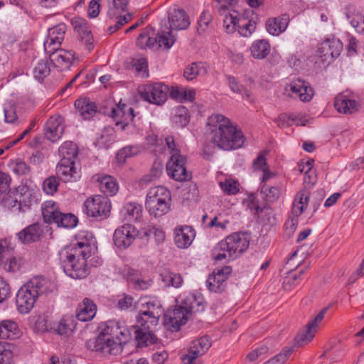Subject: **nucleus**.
<instances>
[{
  "label": "nucleus",
  "instance_id": "1",
  "mask_svg": "<svg viewBox=\"0 0 364 364\" xmlns=\"http://www.w3.org/2000/svg\"><path fill=\"white\" fill-rule=\"evenodd\" d=\"M101 333L93 341H90L88 348L105 355H117L122 353V346L131 338V333L124 321L109 320L100 326Z\"/></svg>",
  "mask_w": 364,
  "mask_h": 364
},
{
  "label": "nucleus",
  "instance_id": "2",
  "mask_svg": "<svg viewBox=\"0 0 364 364\" xmlns=\"http://www.w3.org/2000/svg\"><path fill=\"white\" fill-rule=\"evenodd\" d=\"M206 133L211 143L223 150L239 149L244 144L242 132L228 118L220 114H212L208 118Z\"/></svg>",
  "mask_w": 364,
  "mask_h": 364
},
{
  "label": "nucleus",
  "instance_id": "3",
  "mask_svg": "<svg viewBox=\"0 0 364 364\" xmlns=\"http://www.w3.org/2000/svg\"><path fill=\"white\" fill-rule=\"evenodd\" d=\"M91 255L87 243L77 242L65 247L59 252V259L64 272L75 279L85 278L89 274L87 259Z\"/></svg>",
  "mask_w": 364,
  "mask_h": 364
},
{
  "label": "nucleus",
  "instance_id": "4",
  "mask_svg": "<svg viewBox=\"0 0 364 364\" xmlns=\"http://www.w3.org/2000/svg\"><path fill=\"white\" fill-rule=\"evenodd\" d=\"M51 282L42 277H35L20 288L16 296L17 309L28 314L33 308L37 298L52 291Z\"/></svg>",
  "mask_w": 364,
  "mask_h": 364
},
{
  "label": "nucleus",
  "instance_id": "5",
  "mask_svg": "<svg viewBox=\"0 0 364 364\" xmlns=\"http://www.w3.org/2000/svg\"><path fill=\"white\" fill-rule=\"evenodd\" d=\"M249 244L250 235L247 232H235L218 243L213 250V256L216 261L229 262L246 251Z\"/></svg>",
  "mask_w": 364,
  "mask_h": 364
},
{
  "label": "nucleus",
  "instance_id": "6",
  "mask_svg": "<svg viewBox=\"0 0 364 364\" xmlns=\"http://www.w3.org/2000/svg\"><path fill=\"white\" fill-rule=\"evenodd\" d=\"M38 191L28 186H19L15 191H9L3 197L1 204L14 213H24L38 203Z\"/></svg>",
  "mask_w": 364,
  "mask_h": 364
},
{
  "label": "nucleus",
  "instance_id": "7",
  "mask_svg": "<svg viewBox=\"0 0 364 364\" xmlns=\"http://www.w3.org/2000/svg\"><path fill=\"white\" fill-rule=\"evenodd\" d=\"M203 309L201 302L197 301L196 296L189 295L182 302V305L169 309L164 314V325L169 330L176 331L186 323L193 311H199Z\"/></svg>",
  "mask_w": 364,
  "mask_h": 364
},
{
  "label": "nucleus",
  "instance_id": "8",
  "mask_svg": "<svg viewBox=\"0 0 364 364\" xmlns=\"http://www.w3.org/2000/svg\"><path fill=\"white\" fill-rule=\"evenodd\" d=\"M165 143L171 154L170 159L166 164L168 175L177 181L188 180L191 175L186 170V158L180 154V150L178 149L173 137L172 136H167L165 139Z\"/></svg>",
  "mask_w": 364,
  "mask_h": 364
},
{
  "label": "nucleus",
  "instance_id": "9",
  "mask_svg": "<svg viewBox=\"0 0 364 364\" xmlns=\"http://www.w3.org/2000/svg\"><path fill=\"white\" fill-rule=\"evenodd\" d=\"M171 193L164 186L149 189L146 198V208L155 218L166 215L171 207Z\"/></svg>",
  "mask_w": 364,
  "mask_h": 364
},
{
  "label": "nucleus",
  "instance_id": "10",
  "mask_svg": "<svg viewBox=\"0 0 364 364\" xmlns=\"http://www.w3.org/2000/svg\"><path fill=\"white\" fill-rule=\"evenodd\" d=\"M142 309L137 317V323L140 326L149 325V327H156L163 314L161 305L156 299H150L141 303Z\"/></svg>",
  "mask_w": 364,
  "mask_h": 364
},
{
  "label": "nucleus",
  "instance_id": "11",
  "mask_svg": "<svg viewBox=\"0 0 364 364\" xmlns=\"http://www.w3.org/2000/svg\"><path fill=\"white\" fill-rule=\"evenodd\" d=\"M83 206V211L87 216L101 218H107L111 208L109 199L99 195L88 198Z\"/></svg>",
  "mask_w": 364,
  "mask_h": 364
},
{
  "label": "nucleus",
  "instance_id": "12",
  "mask_svg": "<svg viewBox=\"0 0 364 364\" xmlns=\"http://www.w3.org/2000/svg\"><path fill=\"white\" fill-rule=\"evenodd\" d=\"M168 92V86L163 83L144 85L139 90L144 100L156 105H162L166 101Z\"/></svg>",
  "mask_w": 364,
  "mask_h": 364
},
{
  "label": "nucleus",
  "instance_id": "13",
  "mask_svg": "<svg viewBox=\"0 0 364 364\" xmlns=\"http://www.w3.org/2000/svg\"><path fill=\"white\" fill-rule=\"evenodd\" d=\"M285 93L290 97L298 98L301 102H309L314 92L309 82L301 80H293L285 86Z\"/></svg>",
  "mask_w": 364,
  "mask_h": 364
},
{
  "label": "nucleus",
  "instance_id": "14",
  "mask_svg": "<svg viewBox=\"0 0 364 364\" xmlns=\"http://www.w3.org/2000/svg\"><path fill=\"white\" fill-rule=\"evenodd\" d=\"M342 50V42L338 38L333 37L326 38L318 44L317 55L323 61L330 63L340 55Z\"/></svg>",
  "mask_w": 364,
  "mask_h": 364
},
{
  "label": "nucleus",
  "instance_id": "15",
  "mask_svg": "<svg viewBox=\"0 0 364 364\" xmlns=\"http://www.w3.org/2000/svg\"><path fill=\"white\" fill-rule=\"evenodd\" d=\"M327 310V308L321 309L313 319L308 322L305 328L297 334L295 341L299 346L309 343L314 338L324 318Z\"/></svg>",
  "mask_w": 364,
  "mask_h": 364
},
{
  "label": "nucleus",
  "instance_id": "16",
  "mask_svg": "<svg viewBox=\"0 0 364 364\" xmlns=\"http://www.w3.org/2000/svg\"><path fill=\"white\" fill-rule=\"evenodd\" d=\"M211 346V342L208 336H202L193 340L190 346L188 353L181 358L182 364H196L198 357L203 355Z\"/></svg>",
  "mask_w": 364,
  "mask_h": 364
},
{
  "label": "nucleus",
  "instance_id": "17",
  "mask_svg": "<svg viewBox=\"0 0 364 364\" xmlns=\"http://www.w3.org/2000/svg\"><path fill=\"white\" fill-rule=\"evenodd\" d=\"M138 235L136 228L130 224H124L117 228L114 232L113 241L120 249L129 247Z\"/></svg>",
  "mask_w": 364,
  "mask_h": 364
},
{
  "label": "nucleus",
  "instance_id": "18",
  "mask_svg": "<svg viewBox=\"0 0 364 364\" xmlns=\"http://www.w3.org/2000/svg\"><path fill=\"white\" fill-rule=\"evenodd\" d=\"M232 272L230 266L216 268L206 280V286L209 291L219 293L224 291L226 287V279Z\"/></svg>",
  "mask_w": 364,
  "mask_h": 364
},
{
  "label": "nucleus",
  "instance_id": "19",
  "mask_svg": "<svg viewBox=\"0 0 364 364\" xmlns=\"http://www.w3.org/2000/svg\"><path fill=\"white\" fill-rule=\"evenodd\" d=\"M67 27L65 24H56L48 30V38L44 43L46 51L59 48L65 37Z\"/></svg>",
  "mask_w": 364,
  "mask_h": 364
},
{
  "label": "nucleus",
  "instance_id": "20",
  "mask_svg": "<svg viewBox=\"0 0 364 364\" xmlns=\"http://www.w3.org/2000/svg\"><path fill=\"white\" fill-rule=\"evenodd\" d=\"M49 54L50 60L60 70L70 68L75 60L74 53L70 50L57 48L52 51H46Z\"/></svg>",
  "mask_w": 364,
  "mask_h": 364
},
{
  "label": "nucleus",
  "instance_id": "21",
  "mask_svg": "<svg viewBox=\"0 0 364 364\" xmlns=\"http://www.w3.org/2000/svg\"><path fill=\"white\" fill-rule=\"evenodd\" d=\"M112 117L116 119V126L121 130H125L129 122L134 117V109L121 101L112 109Z\"/></svg>",
  "mask_w": 364,
  "mask_h": 364
},
{
  "label": "nucleus",
  "instance_id": "22",
  "mask_svg": "<svg viewBox=\"0 0 364 364\" xmlns=\"http://www.w3.org/2000/svg\"><path fill=\"white\" fill-rule=\"evenodd\" d=\"M64 129L63 119L60 116L50 117L45 127V136L48 140L55 142L61 138Z\"/></svg>",
  "mask_w": 364,
  "mask_h": 364
},
{
  "label": "nucleus",
  "instance_id": "23",
  "mask_svg": "<svg viewBox=\"0 0 364 364\" xmlns=\"http://www.w3.org/2000/svg\"><path fill=\"white\" fill-rule=\"evenodd\" d=\"M75 31L79 46L86 53H90L95 47V40L90 27L87 24H76Z\"/></svg>",
  "mask_w": 364,
  "mask_h": 364
},
{
  "label": "nucleus",
  "instance_id": "24",
  "mask_svg": "<svg viewBox=\"0 0 364 364\" xmlns=\"http://www.w3.org/2000/svg\"><path fill=\"white\" fill-rule=\"evenodd\" d=\"M154 41L156 42L155 50L170 49L173 46L176 41L175 36L172 33L171 27L168 26L167 24L161 26L157 33L156 37L154 38Z\"/></svg>",
  "mask_w": 364,
  "mask_h": 364
},
{
  "label": "nucleus",
  "instance_id": "25",
  "mask_svg": "<svg viewBox=\"0 0 364 364\" xmlns=\"http://www.w3.org/2000/svg\"><path fill=\"white\" fill-rule=\"evenodd\" d=\"M359 103L343 93L338 95L334 100L336 110L343 114H352L358 110Z\"/></svg>",
  "mask_w": 364,
  "mask_h": 364
},
{
  "label": "nucleus",
  "instance_id": "26",
  "mask_svg": "<svg viewBox=\"0 0 364 364\" xmlns=\"http://www.w3.org/2000/svg\"><path fill=\"white\" fill-rule=\"evenodd\" d=\"M174 234L176 245L179 248L183 249L188 247L191 245L196 236L195 230L191 226L177 228L175 229Z\"/></svg>",
  "mask_w": 364,
  "mask_h": 364
},
{
  "label": "nucleus",
  "instance_id": "27",
  "mask_svg": "<svg viewBox=\"0 0 364 364\" xmlns=\"http://www.w3.org/2000/svg\"><path fill=\"white\" fill-rule=\"evenodd\" d=\"M43 230L39 223L31 224L17 233L18 240L23 244L38 241L42 236Z\"/></svg>",
  "mask_w": 364,
  "mask_h": 364
},
{
  "label": "nucleus",
  "instance_id": "28",
  "mask_svg": "<svg viewBox=\"0 0 364 364\" xmlns=\"http://www.w3.org/2000/svg\"><path fill=\"white\" fill-rule=\"evenodd\" d=\"M56 172L65 182L77 181L80 177L79 171L75 166V161H59Z\"/></svg>",
  "mask_w": 364,
  "mask_h": 364
},
{
  "label": "nucleus",
  "instance_id": "29",
  "mask_svg": "<svg viewBox=\"0 0 364 364\" xmlns=\"http://www.w3.org/2000/svg\"><path fill=\"white\" fill-rule=\"evenodd\" d=\"M137 327L135 330V338L138 346H148L156 342V337L152 332L155 327H149V325L140 326L138 323Z\"/></svg>",
  "mask_w": 364,
  "mask_h": 364
},
{
  "label": "nucleus",
  "instance_id": "30",
  "mask_svg": "<svg viewBox=\"0 0 364 364\" xmlns=\"http://www.w3.org/2000/svg\"><path fill=\"white\" fill-rule=\"evenodd\" d=\"M142 206L135 202H129L124 205L120 210V215L124 221L136 222L142 216Z\"/></svg>",
  "mask_w": 364,
  "mask_h": 364
},
{
  "label": "nucleus",
  "instance_id": "31",
  "mask_svg": "<svg viewBox=\"0 0 364 364\" xmlns=\"http://www.w3.org/2000/svg\"><path fill=\"white\" fill-rule=\"evenodd\" d=\"M95 181L98 183L100 191L107 196H114L118 191V185L117 181L109 175H95L94 176Z\"/></svg>",
  "mask_w": 364,
  "mask_h": 364
},
{
  "label": "nucleus",
  "instance_id": "32",
  "mask_svg": "<svg viewBox=\"0 0 364 364\" xmlns=\"http://www.w3.org/2000/svg\"><path fill=\"white\" fill-rule=\"evenodd\" d=\"M75 106L83 119H90L97 112L96 105L89 98L85 97L77 100Z\"/></svg>",
  "mask_w": 364,
  "mask_h": 364
},
{
  "label": "nucleus",
  "instance_id": "33",
  "mask_svg": "<svg viewBox=\"0 0 364 364\" xmlns=\"http://www.w3.org/2000/svg\"><path fill=\"white\" fill-rule=\"evenodd\" d=\"M96 311L97 306L94 302L88 298H85L78 306L76 317L79 321H88L94 318Z\"/></svg>",
  "mask_w": 364,
  "mask_h": 364
},
{
  "label": "nucleus",
  "instance_id": "34",
  "mask_svg": "<svg viewBox=\"0 0 364 364\" xmlns=\"http://www.w3.org/2000/svg\"><path fill=\"white\" fill-rule=\"evenodd\" d=\"M126 277L129 284L136 290H146L152 284V280L142 279L140 273L133 269H127Z\"/></svg>",
  "mask_w": 364,
  "mask_h": 364
},
{
  "label": "nucleus",
  "instance_id": "35",
  "mask_svg": "<svg viewBox=\"0 0 364 364\" xmlns=\"http://www.w3.org/2000/svg\"><path fill=\"white\" fill-rule=\"evenodd\" d=\"M19 335L17 323L12 320H3L0 322V338L14 339Z\"/></svg>",
  "mask_w": 364,
  "mask_h": 364
},
{
  "label": "nucleus",
  "instance_id": "36",
  "mask_svg": "<svg viewBox=\"0 0 364 364\" xmlns=\"http://www.w3.org/2000/svg\"><path fill=\"white\" fill-rule=\"evenodd\" d=\"M310 193L309 191L302 189L295 196L291 213L295 216H299L306 208L309 199Z\"/></svg>",
  "mask_w": 364,
  "mask_h": 364
},
{
  "label": "nucleus",
  "instance_id": "37",
  "mask_svg": "<svg viewBox=\"0 0 364 364\" xmlns=\"http://www.w3.org/2000/svg\"><path fill=\"white\" fill-rule=\"evenodd\" d=\"M270 45L267 41L257 40L252 43L250 50L252 56L255 59H264L270 53Z\"/></svg>",
  "mask_w": 364,
  "mask_h": 364
},
{
  "label": "nucleus",
  "instance_id": "38",
  "mask_svg": "<svg viewBox=\"0 0 364 364\" xmlns=\"http://www.w3.org/2000/svg\"><path fill=\"white\" fill-rule=\"evenodd\" d=\"M78 154L76 144L73 141H65L59 148L60 161H75Z\"/></svg>",
  "mask_w": 364,
  "mask_h": 364
},
{
  "label": "nucleus",
  "instance_id": "39",
  "mask_svg": "<svg viewBox=\"0 0 364 364\" xmlns=\"http://www.w3.org/2000/svg\"><path fill=\"white\" fill-rule=\"evenodd\" d=\"M41 210L44 220L48 223H54L60 213L58 205L52 200L44 202L41 205Z\"/></svg>",
  "mask_w": 364,
  "mask_h": 364
},
{
  "label": "nucleus",
  "instance_id": "40",
  "mask_svg": "<svg viewBox=\"0 0 364 364\" xmlns=\"http://www.w3.org/2000/svg\"><path fill=\"white\" fill-rule=\"evenodd\" d=\"M151 33H153L152 28L151 26H148L139 34L136 40V45L139 48L155 50L156 42L154 38L151 36Z\"/></svg>",
  "mask_w": 364,
  "mask_h": 364
},
{
  "label": "nucleus",
  "instance_id": "41",
  "mask_svg": "<svg viewBox=\"0 0 364 364\" xmlns=\"http://www.w3.org/2000/svg\"><path fill=\"white\" fill-rule=\"evenodd\" d=\"M206 73L207 67L204 63H192L186 67L183 76L186 80H192L198 75H203Z\"/></svg>",
  "mask_w": 364,
  "mask_h": 364
},
{
  "label": "nucleus",
  "instance_id": "42",
  "mask_svg": "<svg viewBox=\"0 0 364 364\" xmlns=\"http://www.w3.org/2000/svg\"><path fill=\"white\" fill-rule=\"evenodd\" d=\"M189 119L188 110L186 107L180 105L174 109L172 119L177 127L181 128L186 127L189 122Z\"/></svg>",
  "mask_w": 364,
  "mask_h": 364
},
{
  "label": "nucleus",
  "instance_id": "43",
  "mask_svg": "<svg viewBox=\"0 0 364 364\" xmlns=\"http://www.w3.org/2000/svg\"><path fill=\"white\" fill-rule=\"evenodd\" d=\"M161 278L164 285L166 287H173L179 288L181 287L183 279L180 274L169 271H164L161 274Z\"/></svg>",
  "mask_w": 364,
  "mask_h": 364
},
{
  "label": "nucleus",
  "instance_id": "44",
  "mask_svg": "<svg viewBox=\"0 0 364 364\" xmlns=\"http://www.w3.org/2000/svg\"><path fill=\"white\" fill-rule=\"evenodd\" d=\"M75 328V319L72 316H65L60 321L55 331L61 336H68Z\"/></svg>",
  "mask_w": 364,
  "mask_h": 364
},
{
  "label": "nucleus",
  "instance_id": "45",
  "mask_svg": "<svg viewBox=\"0 0 364 364\" xmlns=\"http://www.w3.org/2000/svg\"><path fill=\"white\" fill-rule=\"evenodd\" d=\"M227 83L229 88L235 93L240 94L244 98L250 100L251 94L250 92L232 75H226L225 77Z\"/></svg>",
  "mask_w": 364,
  "mask_h": 364
},
{
  "label": "nucleus",
  "instance_id": "46",
  "mask_svg": "<svg viewBox=\"0 0 364 364\" xmlns=\"http://www.w3.org/2000/svg\"><path fill=\"white\" fill-rule=\"evenodd\" d=\"M50 73V63L48 59L38 60L33 68V77L38 81L43 80Z\"/></svg>",
  "mask_w": 364,
  "mask_h": 364
},
{
  "label": "nucleus",
  "instance_id": "47",
  "mask_svg": "<svg viewBox=\"0 0 364 364\" xmlns=\"http://www.w3.org/2000/svg\"><path fill=\"white\" fill-rule=\"evenodd\" d=\"M274 122L279 128H285L291 126L293 124L296 125H305V123L294 115H287L285 113L279 114L274 119Z\"/></svg>",
  "mask_w": 364,
  "mask_h": 364
},
{
  "label": "nucleus",
  "instance_id": "48",
  "mask_svg": "<svg viewBox=\"0 0 364 364\" xmlns=\"http://www.w3.org/2000/svg\"><path fill=\"white\" fill-rule=\"evenodd\" d=\"M141 151V147L139 145H130L121 149L117 154L118 164H123L127 158L137 155Z\"/></svg>",
  "mask_w": 364,
  "mask_h": 364
},
{
  "label": "nucleus",
  "instance_id": "49",
  "mask_svg": "<svg viewBox=\"0 0 364 364\" xmlns=\"http://www.w3.org/2000/svg\"><path fill=\"white\" fill-rule=\"evenodd\" d=\"M116 139L115 132L112 128H105L98 138L97 143L100 147L108 149Z\"/></svg>",
  "mask_w": 364,
  "mask_h": 364
},
{
  "label": "nucleus",
  "instance_id": "50",
  "mask_svg": "<svg viewBox=\"0 0 364 364\" xmlns=\"http://www.w3.org/2000/svg\"><path fill=\"white\" fill-rule=\"evenodd\" d=\"M4 122L8 124H18L16 105L14 102H6L4 105Z\"/></svg>",
  "mask_w": 364,
  "mask_h": 364
},
{
  "label": "nucleus",
  "instance_id": "51",
  "mask_svg": "<svg viewBox=\"0 0 364 364\" xmlns=\"http://www.w3.org/2000/svg\"><path fill=\"white\" fill-rule=\"evenodd\" d=\"M58 218L54 222L58 227L73 228L77 225V218L71 213L65 214L60 212Z\"/></svg>",
  "mask_w": 364,
  "mask_h": 364
},
{
  "label": "nucleus",
  "instance_id": "52",
  "mask_svg": "<svg viewBox=\"0 0 364 364\" xmlns=\"http://www.w3.org/2000/svg\"><path fill=\"white\" fill-rule=\"evenodd\" d=\"M222 191L228 195H235L240 191V184L237 181L232 178H226L219 183Z\"/></svg>",
  "mask_w": 364,
  "mask_h": 364
},
{
  "label": "nucleus",
  "instance_id": "53",
  "mask_svg": "<svg viewBox=\"0 0 364 364\" xmlns=\"http://www.w3.org/2000/svg\"><path fill=\"white\" fill-rule=\"evenodd\" d=\"M25 263L21 257H11L4 262V269L8 272H16L25 265Z\"/></svg>",
  "mask_w": 364,
  "mask_h": 364
},
{
  "label": "nucleus",
  "instance_id": "54",
  "mask_svg": "<svg viewBox=\"0 0 364 364\" xmlns=\"http://www.w3.org/2000/svg\"><path fill=\"white\" fill-rule=\"evenodd\" d=\"M58 186V178L54 176H51L43 181L42 188L47 195H53L57 191Z\"/></svg>",
  "mask_w": 364,
  "mask_h": 364
},
{
  "label": "nucleus",
  "instance_id": "55",
  "mask_svg": "<svg viewBox=\"0 0 364 364\" xmlns=\"http://www.w3.org/2000/svg\"><path fill=\"white\" fill-rule=\"evenodd\" d=\"M168 23H189V19L184 10L173 9L169 13Z\"/></svg>",
  "mask_w": 364,
  "mask_h": 364
},
{
  "label": "nucleus",
  "instance_id": "56",
  "mask_svg": "<svg viewBox=\"0 0 364 364\" xmlns=\"http://www.w3.org/2000/svg\"><path fill=\"white\" fill-rule=\"evenodd\" d=\"M12 171L18 176L28 175L31 172V168L22 160L17 159L12 165Z\"/></svg>",
  "mask_w": 364,
  "mask_h": 364
},
{
  "label": "nucleus",
  "instance_id": "57",
  "mask_svg": "<svg viewBox=\"0 0 364 364\" xmlns=\"http://www.w3.org/2000/svg\"><path fill=\"white\" fill-rule=\"evenodd\" d=\"M261 191L266 195L267 200L271 202L276 200L280 196V189L277 186L269 187L264 184L261 188Z\"/></svg>",
  "mask_w": 364,
  "mask_h": 364
},
{
  "label": "nucleus",
  "instance_id": "58",
  "mask_svg": "<svg viewBox=\"0 0 364 364\" xmlns=\"http://www.w3.org/2000/svg\"><path fill=\"white\" fill-rule=\"evenodd\" d=\"M147 68V61L145 58H141L134 61L133 69L142 77H148Z\"/></svg>",
  "mask_w": 364,
  "mask_h": 364
},
{
  "label": "nucleus",
  "instance_id": "59",
  "mask_svg": "<svg viewBox=\"0 0 364 364\" xmlns=\"http://www.w3.org/2000/svg\"><path fill=\"white\" fill-rule=\"evenodd\" d=\"M109 4V15H117L113 9L124 11L128 5L129 0H107Z\"/></svg>",
  "mask_w": 364,
  "mask_h": 364
},
{
  "label": "nucleus",
  "instance_id": "60",
  "mask_svg": "<svg viewBox=\"0 0 364 364\" xmlns=\"http://www.w3.org/2000/svg\"><path fill=\"white\" fill-rule=\"evenodd\" d=\"M11 181V177L8 174L0 171V196L10 191Z\"/></svg>",
  "mask_w": 364,
  "mask_h": 364
},
{
  "label": "nucleus",
  "instance_id": "61",
  "mask_svg": "<svg viewBox=\"0 0 364 364\" xmlns=\"http://www.w3.org/2000/svg\"><path fill=\"white\" fill-rule=\"evenodd\" d=\"M256 24H237L238 33L243 37L250 36L256 29Z\"/></svg>",
  "mask_w": 364,
  "mask_h": 364
},
{
  "label": "nucleus",
  "instance_id": "62",
  "mask_svg": "<svg viewBox=\"0 0 364 364\" xmlns=\"http://www.w3.org/2000/svg\"><path fill=\"white\" fill-rule=\"evenodd\" d=\"M288 24H265L267 31L272 36H277L286 31Z\"/></svg>",
  "mask_w": 364,
  "mask_h": 364
},
{
  "label": "nucleus",
  "instance_id": "63",
  "mask_svg": "<svg viewBox=\"0 0 364 364\" xmlns=\"http://www.w3.org/2000/svg\"><path fill=\"white\" fill-rule=\"evenodd\" d=\"M291 353V350H285L284 353L277 354L264 364H284L287 361V357Z\"/></svg>",
  "mask_w": 364,
  "mask_h": 364
},
{
  "label": "nucleus",
  "instance_id": "64",
  "mask_svg": "<svg viewBox=\"0 0 364 364\" xmlns=\"http://www.w3.org/2000/svg\"><path fill=\"white\" fill-rule=\"evenodd\" d=\"M268 351V348L266 346H262L259 348L251 351L247 355V358L250 361H255L258 358H262V355H264Z\"/></svg>",
  "mask_w": 364,
  "mask_h": 364
}]
</instances>
